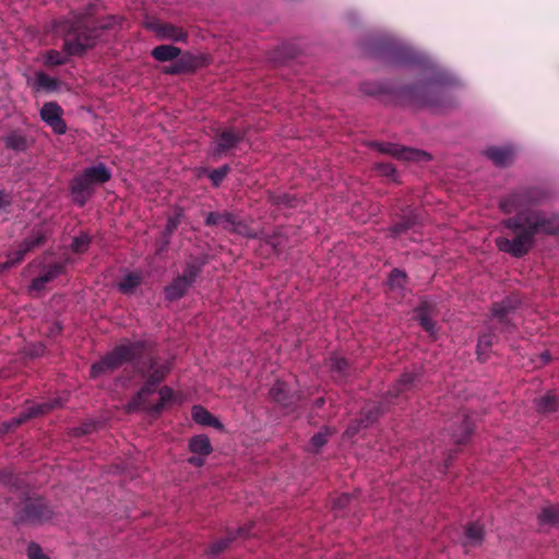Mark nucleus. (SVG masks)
<instances>
[{"mask_svg": "<svg viewBox=\"0 0 559 559\" xmlns=\"http://www.w3.org/2000/svg\"><path fill=\"white\" fill-rule=\"evenodd\" d=\"M547 193L540 188H520L499 201V207L504 214L515 213L501 222V225L512 235L498 237L497 248L513 258H523L535 246L536 236L559 235V215L537 209L545 202Z\"/></svg>", "mask_w": 559, "mask_h": 559, "instance_id": "f257e3e1", "label": "nucleus"}, {"mask_svg": "<svg viewBox=\"0 0 559 559\" xmlns=\"http://www.w3.org/2000/svg\"><path fill=\"white\" fill-rule=\"evenodd\" d=\"M131 362V376L143 380L140 390L127 404V411L133 412L148 395L154 394L171 370L169 361L162 362L153 350V344L145 340L126 341L114 347L91 367V377L97 378L119 369L123 364Z\"/></svg>", "mask_w": 559, "mask_h": 559, "instance_id": "f03ea898", "label": "nucleus"}, {"mask_svg": "<svg viewBox=\"0 0 559 559\" xmlns=\"http://www.w3.org/2000/svg\"><path fill=\"white\" fill-rule=\"evenodd\" d=\"M107 25H98L85 13H75L72 19H62L53 23L57 34L63 36L62 51L50 49L44 56L46 67H57L67 63L71 56H82L93 48L102 31Z\"/></svg>", "mask_w": 559, "mask_h": 559, "instance_id": "7ed1b4c3", "label": "nucleus"}, {"mask_svg": "<svg viewBox=\"0 0 559 559\" xmlns=\"http://www.w3.org/2000/svg\"><path fill=\"white\" fill-rule=\"evenodd\" d=\"M419 381V374L416 372H404L401 378L392 385L386 396L381 402L366 403L360 412L359 419L348 427V432L356 433L361 428L372 425L389 407L392 399H399L404 393L413 390Z\"/></svg>", "mask_w": 559, "mask_h": 559, "instance_id": "20e7f679", "label": "nucleus"}, {"mask_svg": "<svg viewBox=\"0 0 559 559\" xmlns=\"http://www.w3.org/2000/svg\"><path fill=\"white\" fill-rule=\"evenodd\" d=\"M111 179V171L104 163L84 168L70 182V191L73 202L80 207L93 197L95 188L108 182Z\"/></svg>", "mask_w": 559, "mask_h": 559, "instance_id": "39448f33", "label": "nucleus"}, {"mask_svg": "<svg viewBox=\"0 0 559 559\" xmlns=\"http://www.w3.org/2000/svg\"><path fill=\"white\" fill-rule=\"evenodd\" d=\"M397 96L413 107L439 108L447 98V91L438 84L420 82L401 87Z\"/></svg>", "mask_w": 559, "mask_h": 559, "instance_id": "423d86ee", "label": "nucleus"}, {"mask_svg": "<svg viewBox=\"0 0 559 559\" xmlns=\"http://www.w3.org/2000/svg\"><path fill=\"white\" fill-rule=\"evenodd\" d=\"M207 263L204 255H191L183 264L182 273L164 288V296L167 301H177L181 299L189 289L195 284L201 275L203 267Z\"/></svg>", "mask_w": 559, "mask_h": 559, "instance_id": "0eeeda50", "label": "nucleus"}, {"mask_svg": "<svg viewBox=\"0 0 559 559\" xmlns=\"http://www.w3.org/2000/svg\"><path fill=\"white\" fill-rule=\"evenodd\" d=\"M53 511L43 498H27L15 512L16 523L41 524L50 520Z\"/></svg>", "mask_w": 559, "mask_h": 559, "instance_id": "6e6552de", "label": "nucleus"}, {"mask_svg": "<svg viewBox=\"0 0 559 559\" xmlns=\"http://www.w3.org/2000/svg\"><path fill=\"white\" fill-rule=\"evenodd\" d=\"M245 136L246 132L237 130L231 126L217 128L213 138L212 156L215 159H219L231 155Z\"/></svg>", "mask_w": 559, "mask_h": 559, "instance_id": "1a4fd4ad", "label": "nucleus"}, {"mask_svg": "<svg viewBox=\"0 0 559 559\" xmlns=\"http://www.w3.org/2000/svg\"><path fill=\"white\" fill-rule=\"evenodd\" d=\"M520 300L509 296L499 302H495L490 309L489 323L495 324L501 333H512L515 325L512 316L519 308Z\"/></svg>", "mask_w": 559, "mask_h": 559, "instance_id": "9d476101", "label": "nucleus"}, {"mask_svg": "<svg viewBox=\"0 0 559 559\" xmlns=\"http://www.w3.org/2000/svg\"><path fill=\"white\" fill-rule=\"evenodd\" d=\"M205 226L209 227H221L223 230L231 233V234H239L247 237H254L252 234L249 233V227L247 224H245L239 216L236 214L223 211V212H209L205 214L204 219Z\"/></svg>", "mask_w": 559, "mask_h": 559, "instance_id": "9b49d317", "label": "nucleus"}, {"mask_svg": "<svg viewBox=\"0 0 559 559\" xmlns=\"http://www.w3.org/2000/svg\"><path fill=\"white\" fill-rule=\"evenodd\" d=\"M58 406H60L59 399H52L49 401L31 404L17 416L10 419V421L8 423V428L17 427L32 418L44 416L53 411L55 408H57Z\"/></svg>", "mask_w": 559, "mask_h": 559, "instance_id": "f8f14e48", "label": "nucleus"}, {"mask_svg": "<svg viewBox=\"0 0 559 559\" xmlns=\"http://www.w3.org/2000/svg\"><path fill=\"white\" fill-rule=\"evenodd\" d=\"M371 146L379 152L394 156L404 160H421L430 159V155L426 152L408 148L394 143L372 142Z\"/></svg>", "mask_w": 559, "mask_h": 559, "instance_id": "ddd939ff", "label": "nucleus"}, {"mask_svg": "<svg viewBox=\"0 0 559 559\" xmlns=\"http://www.w3.org/2000/svg\"><path fill=\"white\" fill-rule=\"evenodd\" d=\"M146 27L152 31L158 39L162 40L186 43L189 37V34L186 29L168 22L152 21L147 23Z\"/></svg>", "mask_w": 559, "mask_h": 559, "instance_id": "4468645a", "label": "nucleus"}, {"mask_svg": "<svg viewBox=\"0 0 559 559\" xmlns=\"http://www.w3.org/2000/svg\"><path fill=\"white\" fill-rule=\"evenodd\" d=\"M61 107L53 102L45 103L40 109L41 119L56 132L57 134H64L67 126L61 117Z\"/></svg>", "mask_w": 559, "mask_h": 559, "instance_id": "2eb2a0df", "label": "nucleus"}, {"mask_svg": "<svg viewBox=\"0 0 559 559\" xmlns=\"http://www.w3.org/2000/svg\"><path fill=\"white\" fill-rule=\"evenodd\" d=\"M157 386H159V384ZM156 392L159 395V399H158V401L156 403H154V404L150 403L148 402V397L151 395H148L145 399V401L141 405H139L133 412H136L139 409H143V411H145L150 415H153V416L159 415L164 411L166 404L168 402L173 401V399H174V391H173V389L170 386L163 385L160 388H156V391L154 393H156Z\"/></svg>", "mask_w": 559, "mask_h": 559, "instance_id": "dca6fc26", "label": "nucleus"}, {"mask_svg": "<svg viewBox=\"0 0 559 559\" xmlns=\"http://www.w3.org/2000/svg\"><path fill=\"white\" fill-rule=\"evenodd\" d=\"M67 260L63 262H56L44 267L43 273L35 277L31 283V288L34 290L44 289L45 285L57 276L63 274L67 267Z\"/></svg>", "mask_w": 559, "mask_h": 559, "instance_id": "f3484780", "label": "nucleus"}, {"mask_svg": "<svg viewBox=\"0 0 559 559\" xmlns=\"http://www.w3.org/2000/svg\"><path fill=\"white\" fill-rule=\"evenodd\" d=\"M178 61L185 73H193L198 69L204 68L209 64V59L205 55H194L191 52H183L178 57Z\"/></svg>", "mask_w": 559, "mask_h": 559, "instance_id": "a211bd4d", "label": "nucleus"}, {"mask_svg": "<svg viewBox=\"0 0 559 559\" xmlns=\"http://www.w3.org/2000/svg\"><path fill=\"white\" fill-rule=\"evenodd\" d=\"M484 154L499 167L508 166L513 159V150L508 146H490Z\"/></svg>", "mask_w": 559, "mask_h": 559, "instance_id": "6ab92c4d", "label": "nucleus"}, {"mask_svg": "<svg viewBox=\"0 0 559 559\" xmlns=\"http://www.w3.org/2000/svg\"><path fill=\"white\" fill-rule=\"evenodd\" d=\"M496 331H499V329L495 324L488 323L487 330L479 335L476 349L479 359H483V356L487 355L491 346L497 343Z\"/></svg>", "mask_w": 559, "mask_h": 559, "instance_id": "aec40b11", "label": "nucleus"}, {"mask_svg": "<svg viewBox=\"0 0 559 559\" xmlns=\"http://www.w3.org/2000/svg\"><path fill=\"white\" fill-rule=\"evenodd\" d=\"M4 146L14 152H25L29 145L31 140L21 131L14 130L2 138Z\"/></svg>", "mask_w": 559, "mask_h": 559, "instance_id": "412c9836", "label": "nucleus"}, {"mask_svg": "<svg viewBox=\"0 0 559 559\" xmlns=\"http://www.w3.org/2000/svg\"><path fill=\"white\" fill-rule=\"evenodd\" d=\"M191 416L192 419L201 426L223 429V424L201 405H194L192 407Z\"/></svg>", "mask_w": 559, "mask_h": 559, "instance_id": "4be33fe9", "label": "nucleus"}, {"mask_svg": "<svg viewBox=\"0 0 559 559\" xmlns=\"http://www.w3.org/2000/svg\"><path fill=\"white\" fill-rule=\"evenodd\" d=\"M433 309L428 302H421L418 308L415 309V317L419 322L420 326L431 335L435 334L436 323L432 319Z\"/></svg>", "mask_w": 559, "mask_h": 559, "instance_id": "5701e85b", "label": "nucleus"}, {"mask_svg": "<svg viewBox=\"0 0 559 559\" xmlns=\"http://www.w3.org/2000/svg\"><path fill=\"white\" fill-rule=\"evenodd\" d=\"M270 397L277 404L289 406L293 404V395L288 385L283 381H276L270 389Z\"/></svg>", "mask_w": 559, "mask_h": 559, "instance_id": "b1692460", "label": "nucleus"}, {"mask_svg": "<svg viewBox=\"0 0 559 559\" xmlns=\"http://www.w3.org/2000/svg\"><path fill=\"white\" fill-rule=\"evenodd\" d=\"M189 451L201 456H209L213 452V445L206 435H197L189 440Z\"/></svg>", "mask_w": 559, "mask_h": 559, "instance_id": "393cba45", "label": "nucleus"}, {"mask_svg": "<svg viewBox=\"0 0 559 559\" xmlns=\"http://www.w3.org/2000/svg\"><path fill=\"white\" fill-rule=\"evenodd\" d=\"M539 526H559V504H548L542 508L537 515Z\"/></svg>", "mask_w": 559, "mask_h": 559, "instance_id": "a878e982", "label": "nucleus"}, {"mask_svg": "<svg viewBox=\"0 0 559 559\" xmlns=\"http://www.w3.org/2000/svg\"><path fill=\"white\" fill-rule=\"evenodd\" d=\"M181 49L173 45H159L152 49L151 56L160 62H167L178 59Z\"/></svg>", "mask_w": 559, "mask_h": 559, "instance_id": "bb28decb", "label": "nucleus"}, {"mask_svg": "<svg viewBox=\"0 0 559 559\" xmlns=\"http://www.w3.org/2000/svg\"><path fill=\"white\" fill-rule=\"evenodd\" d=\"M535 408L538 413L550 414L559 408V399L551 392L534 400Z\"/></svg>", "mask_w": 559, "mask_h": 559, "instance_id": "cd10ccee", "label": "nucleus"}, {"mask_svg": "<svg viewBox=\"0 0 559 559\" xmlns=\"http://www.w3.org/2000/svg\"><path fill=\"white\" fill-rule=\"evenodd\" d=\"M48 233L44 228H33L31 235L26 237L21 245L28 252L39 248L46 243Z\"/></svg>", "mask_w": 559, "mask_h": 559, "instance_id": "c85d7f7f", "label": "nucleus"}, {"mask_svg": "<svg viewBox=\"0 0 559 559\" xmlns=\"http://www.w3.org/2000/svg\"><path fill=\"white\" fill-rule=\"evenodd\" d=\"M459 420L461 423L460 432L453 433L454 442L457 444H465L473 433V424L468 416H460Z\"/></svg>", "mask_w": 559, "mask_h": 559, "instance_id": "c756f323", "label": "nucleus"}, {"mask_svg": "<svg viewBox=\"0 0 559 559\" xmlns=\"http://www.w3.org/2000/svg\"><path fill=\"white\" fill-rule=\"evenodd\" d=\"M58 80L49 76L45 72H37L35 74L34 87L37 91L53 92L58 88Z\"/></svg>", "mask_w": 559, "mask_h": 559, "instance_id": "7c9ffc66", "label": "nucleus"}, {"mask_svg": "<svg viewBox=\"0 0 559 559\" xmlns=\"http://www.w3.org/2000/svg\"><path fill=\"white\" fill-rule=\"evenodd\" d=\"M142 283V275L136 272H131L123 276L120 281L118 287L122 294H132L134 289L140 286Z\"/></svg>", "mask_w": 559, "mask_h": 559, "instance_id": "2f4dec72", "label": "nucleus"}, {"mask_svg": "<svg viewBox=\"0 0 559 559\" xmlns=\"http://www.w3.org/2000/svg\"><path fill=\"white\" fill-rule=\"evenodd\" d=\"M417 224V215L414 213L405 214L397 223L391 227V231L394 236H399L408 229L413 228Z\"/></svg>", "mask_w": 559, "mask_h": 559, "instance_id": "473e14b6", "label": "nucleus"}, {"mask_svg": "<svg viewBox=\"0 0 559 559\" xmlns=\"http://www.w3.org/2000/svg\"><path fill=\"white\" fill-rule=\"evenodd\" d=\"M328 366L341 379L347 374L348 361L344 357L337 355L331 356L328 359Z\"/></svg>", "mask_w": 559, "mask_h": 559, "instance_id": "72a5a7b5", "label": "nucleus"}, {"mask_svg": "<svg viewBox=\"0 0 559 559\" xmlns=\"http://www.w3.org/2000/svg\"><path fill=\"white\" fill-rule=\"evenodd\" d=\"M92 242V237L86 233H80L71 243V250L76 254L85 253Z\"/></svg>", "mask_w": 559, "mask_h": 559, "instance_id": "f704fd0d", "label": "nucleus"}, {"mask_svg": "<svg viewBox=\"0 0 559 559\" xmlns=\"http://www.w3.org/2000/svg\"><path fill=\"white\" fill-rule=\"evenodd\" d=\"M465 536L471 545H479L484 538V528L478 523H471L465 527Z\"/></svg>", "mask_w": 559, "mask_h": 559, "instance_id": "c9c22d12", "label": "nucleus"}, {"mask_svg": "<svg viewBox=\"0 0 559 559\" xmlns=\"http://www.w3.org/2000/svg\"><path fill=\"white\" fill-rule=\"evenodd\" d=\"M287 237L281 231L275 230L265 238V243L272 248L275 253L281 252L286 246Z\"/></svg>", "mask_w": 559, "mask_h": 559, "instance_id": "e433bc0d", "label": "nucleus"}, {"mask_svg": "<svg viewBox=\"0 0 559 559\" xmlns=\"http://www.w3.org/2000/svg\"><path fill=\"white\" fill-rule=\"evenodd\" d=\"M407 281L406 273L401 271L400 269H394L391 271L389 278H388V285L390 289L394 290H402L405 287Z\"/></svg>", "mask_w": 559, "mask_h": 559, "instance_id": "4c0bfd02", "label": "nucleus"}, {"mask_svg": "<svg viewBox=\"0 0 559 559\" xmlns=\"http://www.w3.org/2000/svg\"><path fill=\"white\" fill-rule=\"evenodd\" d=\"M203 173H207L210 180L212 181L213 187L218 188L228 173L230 171L229 165L225 164L216 169L207 171L206 169H202Z\"/></svg>", "mask_w": 559, "mask_h": 559, "instance_id": "58836bf2", "label": "nucleus"}, {"mask_svg": "<svg viewBox=\"0 0 559 559\" xmlns=\"http://www.w3.org/2000/svg\"><path fill=\"white\" fill-rule=\"evenodd\" d=\"M236 539V536L228 533L227 536L215 540L210 545L207 552L212 556H217L228 548L229 544Z\"/></svg>", "mask_w": 559, "mask_h": 559, "instance_id": "ea45409f", "label": "nucleus"}, {"mask_svg": "<svg viewBox=\"0 0 559 559\" xmlns=\"http://www.w3.org/2000/svg\"><path fill=\"white\" fill-rule=\"evenodd\" d=\"M330 436V430L324 428L320 430L318 433L313 435L310 439V449L312 452L317 453L321 450V448L328 442V437Z\"/></svg>", "mask_w": 559, "mask_h": 559, "instance_id": "a19ab883", "label": "nucleus"}, {"mask_svg": "<svg viewBox=\"0 0 559 559\" xmlns=\"http://www.w3.org/2000/svg\"><path fill=\"white\" fill-rule=\"evenodd\" d=\"M374 170L390 181H397L396 169L390 163H378L374 165Z\"/></svg>", "mask_w": 559, "mask_h": 559, "instance_id": "79ce46f5", "label": "nucleus"}, {"mask_svg": "<svg viewBox=\"0 0 559 559\" xmlns=\"http://www.w3.org/2000/svg\"><path fill=\"white\" fill-rule=\"evenodd\" d=\"M394 61L396 63H408L411 61V52L404 47H394Z\"/></svg>", "mask_w": 559, "mask_h": 559, "instance_id": "37998d69", "label": "nucleus"}, {"mask_svg": "<svg viewBox=\"0 0 559 559\" xmlns=\"http://www.w3.org/2000/svg\"><path fill=\"white\" fill-rule=\"evenodd\" d=\"M27 557L28 559H49V557L43 552V549L35 543H31L28 545Z\"/></svg>", "mask_w": 559, "mask_h": 559, "instance_id": "c03bdc74", "label": "nucleus"}, {"mask_svg": "<svg viewBox=\"0 0 559 559\" xmlns=\"http://www.w3.org/2000/svg\"><path fill=\"white\" fill-rule=\"evenodd\" d=\"M353 496L349 493H343L333 501L334 509H345L352 502Z\"/></svg>", "mask_w": 559, "mask_h": 559, "instance_id": "a18cd8bd", "label": "nucleus"}, {"mask_svg": "<svg viewBox=\"0 0 559 559\" xmlns=\"http://www.w3.org/2000/svg\"><path fill=\"white\" fill-rule=\"evenodd\" d=\"M180 223V214L174 215L167 219L166 226H165V233L167 235H173L174 231L178 228V225Z\"/></svg>", "mask_w": 559, "mask_h": 559, "instance_id": "49530a36", "label": "nucleus"}, {"mask_svg": "<svg viewBox=\"0 0 559 559\" xmlns=\"http://www.w3.org/2000/svg\"><path fill=\"white\" fill-rule=\"evenodd\" d=\"M163 73L168 75L183 74L178 59H176V61L173 64L165 67Z\"/></svg>", "mask_w": 559, "mask_h": 559, "instance_id": "de8ad7c7", "label": "nucleus"}, {"mask_svg": "<svg viewBox=\"0 0 559 559\" xmlns=\"http://www.w3.org/2000/svg\"><path fill=\"white\" fill-rule=\"evenodd\" d=\"M26 254H27V251H26V250L23 248V246L20 243V245H19V248H17L15 251H13V252L9 253L8 255H11V258L13 259V261H14V262L16 263V265H17V264H20V263L24 260V258H25V255H26Z\"/></svg>", "mask_w": 559, "mask_h": 559, "instance_id": "09e8293b", "label": "nucleus"}, {"mask_svg": "<svg viewBox=\"0 0 559 559\" xmlns=\"http://www.w3.org/2000/svg\"><path fill=\"white\" fill-rule=\"evenodd\" d=\"M205 457L206 456H201V455L194 454L193 456L188 459V463L191 464L192 466L201 467L204 465Z\"/></svg>", "mask_w": 559, "mask_h": 559, "instance_id": "8fccbe9b", "label": "nucleus"}, {"mask_svg": "<svg viewBox=\"0 0 559 559\" xmlns=\"http://www.w3.org/2000/svg\"><path fill=\"white\" fill-rule=\"evenodd\" d=\"M11 205L10 194L5 191H0V210H3Z\"/></svg>", "mask_w": 559, "mask_h": 559, "instance_id": "3c124183", "label": "nucleus"}, {"mask_svg": "<svg viewBox=\"0 0 559 559\" xmlns=\"http://www.w3.org/2000/svg\"><path fill=\"white\" fill-rule=\"evenodd\" d=\"M362 92L368 95H376V94L380 93L381 91H380L379 86H364Z\"/></svg>", "mask_w": 559, "mask_h": 559, "instance_id": "603ef678", "label": "nucleus"}, {"mask_svg": "<svg viewBox=\"0 0 559 559\" xmlns=\"http://www.w3.org/2000/svg\"><path fill=\"white\" fill-rule=\"evenodd\" d=\"M4 266L7 270L11 269V267H14L16 266V263L13 261V259L11 258V255H8V259L5 262H3Z\"/></svg>", "mask_w": 559, "mask_h": 559, "instance_id": "864d4df0", "label": "nucleus"}, {"mask_svg": "<svg viewBox=\"0 0 559 559\" xmlns=\"http://www.w3.org/2000/svg\"><path fill=\"white\" fill-rule=\"evenodd\" d=\"M540 360H542L543 365L548 364L551 360L550 354L548 352L543 353L540 355Z\"/></svg>", "mask_w": 559, "mask_h": 559, "instance_id": "5fc2aeb1", "label": "nucleus"}, {"mask_svg": "<svg viewBox=\"0 0 559 559\" xmlns=\"http://www.w3.org/2000/svg\"><path fill=\"white\" fill-rule=\"evenodd\" d=\"M276 203H288L289 202V199L287 195H283V198L278 199L275 201Z\"/></svg>", "mask_w": 559, "mask_h": 559, "instance_id": "6e6d98bb", "label": "nucleus"}, {"mask_svg": "<svg viewBox=\"0 0 559 559\" xmlns=\"http://www.w3.org/2000/svg\"><path fill=\"white\" fill-rule=\"evenodd\" d=\"M323 403H324V400H323L322 397H320V399H318V400L316 401V405H317L318 407H320L321 405H323Z\"/></svg>", "mask_w": 559, "mask_h": 559, "instance_id": "4d7b16f0", "label": "nucleus"}, {"mask_svg": "<svg viewBox=\"0 0 559 559\" xmlns=\"http://www.w3.org/2000/svg\"><path fill=\"white\" fill-rule=\"evenodd\" d=\"M7 271L5 266L3 263H0V273Z\"/></svg>", "mask_w": 559, "mask_h": 559, "instance_id": "13d9d810", "label": "nucleus"}, {"mask_svg": "<svg viewBox=\"0 0 559 559\" xmlns=\"http://www.w3.org/2000/svg\"><path fill=\"white\" fill-rule=\"evenodd\" d=\"M238 535H240V536H243V535H245V531H243V528H240V530L238 531Z\"/></svg>", "mask_w": 559, "mask_h": 559, "instance_id": "bf43d9fd", "label": "nucleus"}]
</instances>
